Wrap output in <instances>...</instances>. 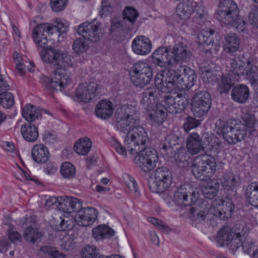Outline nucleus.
Masks as SVG:
<instances>
[{
    "label": "nucleus",
    "mask_w": 258,
    "mask_h": 258,
    "mask_svg": "<svg viewBox=\"0 0 258 258\" xmlns=\"http://www.w3.org/2000/svg\"><path fill=\"white\" fill-rule=\"evenodd\" d=\"M40 54L43 61L52 64L57 69L52 73L50 78L47 76L42 77L40 83L45 89L50 91H61L71 83L70 73L65 69L73 66V57L52 46L44 48Z\"/></svg>",
    "instance_id": "obj_1"
},
{
    "label": "nucleus",
    "mask_w": 258,
    "mask_h": 258,
    "mask_svg": "<svg viewBox=\"0 0 258 258\" xmlns=\"http://www.w3.org/2000/svg\"><path fill=\"white\" fill-rule=\"evenodd\" d=\"M124 133L127 134L124 140V146L116 139H113L111 143L115 150L123 156H126L127 151L130 154H134L141 148H145L149 142L147 132L143 126L136 124L128 132Z\"/></svg>",
    "instance_id": "obj_2"
},
{
    "label": "nucleus",
    "mask_w": 258,
    "mask_h": 258,
    "mask_svg": "<svg viewBox=\"0 0 258 258\" xmlns=\"http://www.w3.org/2000/svg\"><path fill=\"white\" fill-rule=\"evenodd\" d=\"M82 201L76 198H66L59 203V210L67 213L76 212L75 222L80 226L92 224L97 219V211L95 208H82Z\"/></svg>",
    "instance_id": "obj_3"
},
{
    "label": "nucleus",
    "mask_w": 258,
    "mask_h": 258,
    "mask_svg": "<svg viewBox=\"0 0 258 258\" xmlns=\"http://www.w3.org/2000/svg\"><path fill=\"white\" fill-rule=\"evenodd\" d=\"M167 87L175 90H188L197 81V76L194 70L186 66H180L177 71L170 69L167 73Z\"/></svg>",
    "instance_id": "obj_4"
},
{
    "label": "nucleus",
    "mask_w": 258,
    "mask_h": 258,
    "mask_svg": "<svg viewBox=\"0 0 258 258\" xmlns=\"http://www.w3.org/2000/svg\"><path fill=\"white\" fill-rule=\"evenodd\" d=\"M167 70L162 73H158L154 80V86H152L146 88L143 93L141 94V98H142V102L148 105L147 103L149 102H155V100H160L163 99V94L168 90V93L174 91V88H170L167 87Z\"/></svg>",
    "instance_id": "obj_5"
},
{
    "label": "nucleus",
    "mask_w": 258,
    "mask_h": 258,
    "mask_svg": "<svg viewBox=\"0 0 258 258\" xmlns=\"http://www.w3.org/2000/svg\"><path fill=\"white\" fill-rule=\"evenodd\" d=\"M115 118L117 128L121 132H126L139 123L140 115L136 107L126 105L117 109Z\"/></svg>",
    "instance_id": "obj_6"
},
{
    "label": "nucleus",
    "mask_w": 258,
    "mask_h": 258,
    "mask_svg": "<svg viewBox=\"0 0 258 258\" xmlns=\"http://www.w3.org/2000/svg\"><path fill=\"white\" fill-rule=\"evenodd\" d=\"M171 171L166 167L157 168L150 174L148 185L150 190L154 193H162L167 190L172 183Z\"/></svg>",
    "instance_id": "obj_7"
},
{
    "label": "nucleus",
    "mask_w": 258,
    "mask_h": 258,
    "mask_svg": "<svg viewBox=\"0 0 258 258\" xmlns=\"http://www.w3.org/2000/svg\"><path fill=\"white\" fill-rule=\"evenodd\" d=\"M217 133L222 135L224 140L229 145H234L244 140L246 131L241 123H233L228 121H221L217 126Z\"/></svg>",
    "instance_id": "obj_8"
},
{
    "label": "nucleus",
    "mask_w": 258,
    "mask_h": 258,
    "mask_svg": "<svg viewBox=\"0 0 258 258\" xmlns=\"http://www.w3.org/2000/svg\"><path fill=\"white\" fill-rule=\"evenodd\" d=\"M131 80L136 87H143L147 85L153 77V70L147 62L138 61L131 68Z\"/></svg>",
    "instance_id": "obj_9"
},
{
    "label": "nucleus",
    "mask_w": 258,
    "mask_h": 258,
    "mask_svg": "<svg viewBox=\"0 0 258 258\" xmlns=\"http://www.w3.org/2000/svg\"><path fill=\"white\" fill-rule=\"evenodd\" d=\"M163 99L167 111L171 114L182 113L189 104V100L184 95L176 90L167 93Z\"/></svg>",
    "instance_id": "obj_10"
},
{
    "label": "nucleus",
    "mask_w": 258,
    "mask_h": 258,
    "mask_svg": "<svg viewBox=\"0 0 258 258\" xmlns=\"http://www.w3.org/2000/svg\"><path fill=\"white\" fill-rule=\"evenodd\" d=\"M102 23L97 19L91 22L87 21L81 24L78 27L77 32L84 38L92 43L99 42L103 38Z\"/></svg>",
    "instance_id": "obj_11"
},
{
    "label": "nucleus",
    "mask_w": 258,
    "mask_h": 258,
    "mask_svg": "<svg viewBox=\"0 0 258 258\" xmlns=\"http://www.w3.org/2000/svg\"><path fill=\"white\" fill-rule=\"evenodd\" d=\"M198 199V192L190 184L181 185L176 187L174 190V201L180 206H191L197 202Z\"/></svg>",
    "instance_id": "obj_12"
},
{
    "label": "nucleus",
    "mask_w": 258,
    "mask_h": 258,
    "mask_svg": "<svg viewBox=\"0 0 258 258\" xmlns=\"http://www.w3.org/2000/svg\"><path fill=\"white\" fill-rule=\"evenodd\" d=\"M160 100H155V102H148L147 106L142 102L141 98L140 104L142 107L146 110L147 114L149 117V120L153 125L158 126L161 125L166 120L167 111L164 105L158 103Z\"/></svg>",
    "instance_id": "obj_13"
},
{
    "label": "nucleus",
    "mask_w": 258,
    "mask_h": 258,
    "mask_svg": "<svg viewBox=\"0 0 258 258\" xmlns=\"http://www.w3.org/2000/svg\"><path fill=\"white\" fill-rule=\"evenodd\" d=\"M136 154L138 155L135 158V163L145 172L151 171L156 166L158 158L155 150L145 147L143 149L141 148L140 151L134 154Z\"/></svg>",
    "instance_id": "obj_14"
},
{
    "label": "nucleus",
    "mask_w": 258,
    "mask_h": 258,
    "mask_svg": "<svg viewBox=\"0 0 258 258\" xmlns=\"http://www.w3.org/2000/svg\"><path fill=\"white\" fill-rule=\"evenodd\" d=\"M250 63L251 61L245 57L244 53L235 54L230 59L229 78L235 82H238L245 75V69L250 65Z\"/></svg>",
    "instance_id": "obj_15"
},
{
    "label": "nucleus",
    "mask_w": 258,
    "mask_h": 258,
    "mask_svg": "<svg viewBox=\"0 0 258 258\" xmlns=\"http://www.w3.org/2000/svg\"><path fill=\"white\" fill-rule=\"evenodd\" d=\"M215 17L221 23L227 25H231L235 27L236 30L243 32L246 28V23L238 14L231 13V12L224 10L218 7L215 13Z\"/></svg>",
    "instance_id": "obj_16"
},
{
    "label": "nucleus",
    "mask_w": 258,
    "mask_h": 258,
    "mask_svg": "<svg viewBox=\"0 0 258 258\" xmlns=\"http://www.w3.org/2000/svg\"><path fill=\"white\" fill-rule=\"evenodd\" d=\"M168 49L171 53V57L173 66L178 62L186 61L191 56V51L188 48L186 44L182 41V37H178L177 40L175 41V45Z\"/></svg>",
    "instance_id": "obj_17"
},
{
    "label": "nucleus",
    "mask_w": 258,
    "mask_h": 258,
    "mask_svg": "<svg viewBox=\"0 0 258 258\" xmlns=\"http://www.w3.org/2000/svg\"><path fill=\"white\" fill-rule=\"evenodd\" d=\"M245 233L241 234V232L234 233L230 232L226 233L224 231H219L217 233V238L219 241H223L219 246H223L225 242L229 246L230 249L233 251L236 250L242 246V241L245 238Z\"/></svg>",
    "instance_id": "obj_18"
},
{
    "label": "nucleus",
    "mask_w": 258,
    "mask_h": 258,
    "mask_svg": "<svg viewBox=\"0 0 258 258\" xmlns=\"http://www.w3.org/2000/svg\"><path fill=\"white\" fill-rule=\"evenodd\" d=\"M213 214L219 217L221 220H225L231 217L235 206L231 199L227 201L221 200L216 201L212 203Z\"/></svg>",
    "instance_id": "obj_19"
},
{
    "label": "nucleus",
    "mask_w": 258,
    "mask_h": 258,
    "mask_svg": "<svg viewBox=\"0 0 258 258\" xmlns=\"http://www.w3.org/2000/svg\"><path fill=\"white\" fill-rule=\"evenodd\" d=\"M98 86L94 82L81 84L76 89V97L82 101L89 102L99 96Z\"/></svg>",
    "instance_id": "obj_20"
},
{
    "label": "nucleus",
    "mask_w": 258,
    "mask_h": 258,
    "mask_svg": "<svg viewBox=\"0 0 258 258\" xmlns=\"http://www.w3.org/2000/svg\"><path fill=\"white\" fill-rule=\"evenodd\" d=\"M169 50L166 47H159L152 54V61L156 66L167 68L173 66Z\"/></svg>",
    "instance_id": "obj_21"
},
{
    "label": "nucleus",
    "mask_w": 258,
    "mask_h": 258,
    "mask_svg": "<svg viewBox=\"0 0 258 258\" xmlns=\"http://www.w3.org/2000/svg\"><path fill=\"white\" fill-rule=\"evenodd\" d=\"M132 48L136 54L145 55L151 50V41L145 36H138L133 40Z\"/></svg>",
    "instance_id": "obj_22"
},
{
    "label": "nucleus",
    "mask_w": 258,
    "mask_h": 258,
    "mask_svg": "<svg viewBox=\"0 0 258 258\" xmlns=\"http://www.w3.org/2000/svg\"><path fill=\"white\" fill-rule=\"evenodd\" d=\"M250 92L248 87L243 84L235 85L231 92V99L239 104L246 103L249 98Z\"/></svg>",
    "instance_id": "obj_23"
},
{
    "label": "nucleus",
    "mask_w": 258,
    "mask_h": 258,
    "mask_svg": "<svg viewBox=\"0 0 258 258\" xmlns=\"http://www.w3.org/2000/svg\"><path fill=\"white\" fill-rule=\"evenodd\" d=\"M239 38L236 34L228 33L224 37V50L225 52L234 57L235 54H239Z\"/></svg>",
    "instance_id": "obj_24"
},
{
    "label": "nucleus",
    "mask_w": 258,
    "mask_h": 258,
    "mask_svg": "<svg viewBox=\"0 0 258 258\" xmlns=\"http://www.w3.org/2000/svg\"><path fill=\"white\" fill-rule=\"evenodd\" d=\"M47 25L44 23L37 25L32 30V38L34 43L37 46L45 48L47 45V33L46 29H47Z\"/></svg>",
    "instance_id": "obj_25"
},
{
    "label": "nucleus",
    "mask_w": 258,
    "mask_h": 258,
    "mask_svg": "<svg viewBox=\"0 0 258 258\" xmlns=\"http://www.w3.org/2000/svg\"><path fill=\"white\" fill-rule=\"evenodd\" d=\"M202 143V138L197 133L188 134L186 141L188 153L191 155L199 153L204 148Z\"/></svg>",
    "instance_id": "obj_26"
},
{
    "label": "nucleus",
    "mask_w": 258,
    "mask_h": 258,
    "mask_svg": "<svg viewBox=\"0 0 258 258\" xmlns=\"http://www.w3.org/2000/svg\"><path fill=\"white\" fill-rule=\"evenodd\" d=\"M112 103L107 100L99 102L95 107V114L97 117L102 119H109L113 114Z\"/></svg>",
    "instance_id": "obj_27"
},
{
    "label": "nucleus",
    "mask_w": 258,
    "mask_h": 258,
    "mask_svg": "<svg viewBox=\"0 0 258 258\" xmlns=\"http://www.w3.org/2000/svg\"><path fill=\"white\" fill-rule=\"evenodd\" d=\"M198 204L200 206V210L197 212L195 208H192L191 213L195 218V221L201 222L204 221L206 216L210 212L213 213L212 203H209L208 201H199Z\"/></svg>",
    "instance_id": "obj_28"
},
{
    "label": "nucleus",
    "mask_w": 258,
    "mask_h": 258,
    "mask_svg": "<svg viewBox=\"0 0 258 258\" xmlns=\"http://www.w3.org/2000/svg\"><path fill=\"white\" fill-rule=\"evenodd\" d=\"M31 154L34 161L38 163H46L49 158L48 150L43 144L34 145L32 149Z\"/></svg>",
    "instance_id": "obj_29"
},
{
    "label": "nucleus",
    "mask_w": 258,
    "mask_h": 258,
    "mask_svg": "<svg viewBox=\"0 0 258 258\" xmlns=\"http://www.w3.org/2000/svg\"><path fill=\"white\" fill-rule=\"evenodd\" d=\"M21 132L24 139L28 142H33L38 137V129L32 122H27L22 125Z\"/></svg>",
    "instance_id": "obj_30"
},
{
    "label": "nucleus",
    "mask_w": 258,
    "mask_h": 258,
    "mask_svg": "<svg viewBox=\"0 0 258 258\" xmlns=\"http://www.w3.org/2000/svg\"><path fill=\"white\" fill-rule=\"evenodd\" d=\"M42 112H46V111L40 110L37 108L36 106L26 104L23 109L22 115L26 120L32 122L36 119H40Z\"/></svg>",
    "instance_id": "obj_31"
},
{
    "label": "nucleus",
    "mask_w": 258,
    "mask_h": 258,
    "mask_svg": "<svg viewBox=\"0 0 258 258\" xmlns=\"http://www.w3.org/2000/svg\"><path fill=\"white\" fill-rule=\"evenodd\" d=\"M114 234V230L106 225H99L92 230V236L97 241L110 238Z\"/></svg>",
    "instance_id": "obj_32"
},
{
    "label": "nucleus",
    "mask_w": 258,
    "mask_h": 258,
    "mask_svg": "<svg viewBox=\"0 0 258 258\" xmlns=\"http://www.w3.org/2000/svg\"><path fill=\"white\" fill-rule=\"evenodd\" d=\"M195 160H197V164L200 166V168H203L214 174L216 169V162L212 156L205 155L197 157Z\"/></svg>",
    "instance_id": "obj_33"
},
{
    "label": "nucleus",
    "mask_w": 258,
    "mask_h": 258,
    "mask_svg": "<svg viewBox=\"0 0 258 258\" xmlns=\"http://www.w3.org/2000/svg\"><path fill=\"white\" fill-rule=\"evenodd\" d=\"M245 195L248 202L258 208V181L250 183L245 189Z\"/></svg>",
    "instance_id": "obj_34"
},
{
    "label": "nucleus",
    "mask_w": 258,
    "mask_h": 258,
    "mask_svg": "<svg viewBox=\"0 0 258 258\" xmlns=\"http://www.w3.org/2000/svg\"><path fill=\"white\" fill-rule=\"evenodd\" d=\"M111 26L109 29L110 35H116L120 34L121 32L132 31L127 27V25L123 22L120 17H115L110 20Z\"/></svg>",
    "instance_id": "obj_35"
},
{
    "label": "nucleus",
    "mask_w": 258,
    "mask_h": 258,
    "mask_svg": "<svg viewBox=\"0 0 258 258\" xmlns=\"http://www.w3.org/2000/svg\"><path fill=\"white\" fill-rule=\"evenodd\" d=\"M194 2L187 1L177 5L176 13L180 19H186L190 16L194 12Z\"/></svg>",
    "instance_id": "obj_36"
},
{
    "label": "nucleus",
    "mask_w": 258,
    "mask_h": 258,
    "mask_svg": "<svg viewBox=\"0 0 258 258\" xmlns=\"http://www.w3.org/2000/svg\"><path fill=\"white\" fill-rule=\"evenodd\" d=\"M47 29H46L47 34L55 35L58 37V39L60 37L61 35L66 33L67 32L68 26L61 22L56 21L54 24H49L45 23Z\"/></svg>",
    "instance_id": "obj_37"
},
{
    "label": "nucleus",
    "mask_w": 258,
    "mask_h": 258,
    "mask_svg": "<svg viewBox=\"0 0 258 258\" xmlns=\"http://www.w3.org/2000/svg\"><path fill=\"white\" fill-rule=\"evenodd\" d=\"M139 16L138 11L132 7H126L122 12L123 22L127 25V27L130 30H133V25L137 18Z\"/></svg>",
    "instance_id": "obj_38"
},
{
    "label": "nucleus",
    "mask_w": 258,
    "mask_h": 258,
    "mask_svg": "<svg viewBox=\"0 0 258 258\" xmlns=\"http://www.w3.org/2000/svg\"><path fill=\"white\" fill-rule=\"evenodd\" d=\"M219 189V184L218 180L213 178L208 182L206 186L203 188V195L206 198L212 200L217 196Z\"/></svg>",
    "instance_id": "obj_39"
},
{
    "label": "nucleus",
    "mask_w": 258,
    "mask_h": 258,
    "mask_svg": "<svg viewBox=\"0 0 258 258\" xmlns=\"http://www.w3.org/2000/svg\"><path fill=\"white\" fill-rule=\"evenodd\" d=\"M191 172L194 176L201 181L208 180L213 175V173L206 170L197 164V160H194L191 166Z\"/></svg>",
    "instance_id": "obj_40"
},
{
    "label": "nucleus",
    "mask_w": 258,
    "mask_h": 258,
    "mask_svg": "<svg viewBox=\"0 0 258 258\" xmlns=\"http://www.w3.org/2000/svg\"><path fill=\"white\" fill-rule=\"evenodd\" d=\"M179 136L175 134H170L167 136L164 142L160 144V148L162 150L163 153L167 154L166 152L170 150L174 146L178 145L180 141Z\"/></svg>",
    "instance_id": "obj_41"
},
{
    "label": "nucleus",
    "mask_w": 258,
    "mask_h": 258,
    "mask_svg": "<svg viewBox=\"0 0 258 258\" xmlns=\"http://www.w3.org/2000/svg\"><path fill=\"white\" fill-rule=\"evenodd\" d=\"M92 147L91 140L85 138L78 141L74 145V149L76 152L79 155H85L90 150Z\"/></svg>",
    "instance_id": "obj_42"
},
{
    "label": "nucleus",
    "mask_w": 258,
    "mask_h": 258,
    "mask_svg": "<svg viewBox=\"0 0 258 258\" xmlns=\"http://www.w3.org/2000/svg\"><path fill=\"white\" fill-rule=\"evenodd\" d=\"M23 237L27 241L35 243L40 241L42 234L37 229L27 227L24 231Z\"/></svg>",
    "instance_id": "obj_43"
},
{
    "label": "nucleus",
    "mask_w": 258,
    "mask_h": 258,
    "mask_svg": "<svg viewBox=\"0 0 258 258\" xmlns=\"http://www.w3.org/2000/svg\"><path fill=\"white\" fill-rule=\"evenodd\" d=\"M81 255L82 258H101L102 257L99 249L93 245L85 246L82 249Z\"/></svg>",
    "instance_id": "obj_44"
},
{
    "label": "nucleus",
    "mask_w": 258,
    "mask_h": 258,
    "mask_svg": "<svg viewBox=\"0 0 258 258\" xmlns=\"http://www.w3.org/2000/svg\"><path fill=\"white\" fill-rule=\"evenodd\" d=\"M191 103H202L203 104H211L212 101L210 94L206 90H198L192 98Z\"/></svg>",
    "instance_id": "obj_45"
},
{
    "label": "nucleus",
    "mask_w": 258,
    "mask_h": 258,
    "mask_svg": "<svg viewBox=\"0 0 258 258\" xmlns=\"http://www.w3.org/2000/svg\"><path fill=\"white\" fill-rule=\"evenodd\" d=\"M211 104L200 103H191V109L196 117H201L206 114L209 111Z\"/></svg>",
    "instance_id": "obj_46"
},
{
    "label": "nucleus",
    "mask_w": 258,
    "mask_h": 258,
    "mask_svg": "<svg viewBox=\"0 0 258 258\" xmlns=\"http://www.w3.org/2000/svg\"><path fill=\"white\" fill-rule=\"evenodd\" d=\"M83 37L76 39L73 44L72 48L74 52L78 55L83 54L89 49V45Z\"/></svg>",
    "instance_id": "obj_47"
},
{
    "label": "nucleus",
    "mask_w": 258,
    "mask_h": 258,
    "mask_svg": "<svg viewBox=\"0 0 258 258\" xmlns=\"http://www.w3.org/2000/svg\"><path fill=\"white\" fill-rule=\"evenodd\" d=\"M60 172L62 177L66 179H72L76 175V169L73 164L65 162L62 163Z\"/></svg>",
    "instance_id": "obj_48"
},
{
    "label": "nucleus",
    "mask_w": 258,
    "mask_h": 258,
    "mask_svg": "<svg viewBox=\"0 0 258 258\" xmlns=\"http://www.w3.org/2000/svg\"><path fill=\"white\" fill-rule=\"evenodd\" d=\"M218 8L239 15V10L237 4L233 0H223L219 3Z\"/></svg>",
    "instance_id": "obj_49"
},
{
    "label": "nucleus",
    "mask_w": 258,
    "mask_h": 258,
    "mask_svg": "<svg viewBox=\"0 0 258 258\" xmlns=\"http://www.w3.org/2000/svg\"><path fill=\"white\" fill-rule=\"evenodd\" d=\"M14 104L13 94L10 92L0 94V104L5 108H9Z\"/></svg>",
    "instance_id": "obj_50"
},
{
    "label": "nucleus",
    "mask_w": 258,
    "mask_h": 258,
    "mask_svg": "<svg viewBox=\"0 0 258 258\" xmlns=\"http://www.w3.org/2000/svg\"><path fill=\"white\" fill-rule=\"evenodd\" d=\"M40 250L45 254H47L51 258L66 257V255L60 252L55 247L50 246H43L40 247Z\"/></svg>",
    "instance_id": "obj_51"
},
{
    "label": "nucleus",
    "mask_w": 258,
    "mask_h": 258,
    "mask_svg": "<svg viewBox=\"0 0 258 258\" xmlns=\"http://www.w3.org/2000/svg\"><path fill=\"white\" fill-rule=\"evenodd\" d=\"M200 124V121L192 117L188 116L184 119L182 128L186 133H188L192 128H196Z\"/></svg>",
    "instance_id": "obj_52"
},
{
    "label": "nucleus",
    "mask_w": 258,
    "mask_h": 258,
    "mask_svg": "<svg viewBox=\"0 0 258 258\" xmlns=\"http://www.w3.org/2000/svg\"><path fill=\"white\" fill-rule=\"evenodd\" d=\"M242 119L244 124H242L245 126L256 125L257 120L255 117L253 113L248 109L245 110L242 115Z\"/></svg>",
    "instance_id": "obj_53"
},
{
    "label": "nucleus",
    "mask_w": 258,
    "mask_h": 258,
    "mask_svg": "<svg viewBox=\"0 0 258 258\" xmlns=\"http://www.w3.org/2000/svg\"><path fill=\"white\" fill-rule=\"evenodd\" d=\"M198 43L199 44L202 45L204 47H207V49H210V46L213 45V44L217 45V42L216 43L212 38L209 36H206L205 33H202L198 36Z\"/></svg>",
    "instance_id": "obj_54"
},
{
    "label": "nucleus",
    "mask_w": 258,
    "mask_h": 258,
    "mask_svg": "<svg viewBox=\"0 0 258 258\" xmlns=\"http://www.w3.org/2000/svg\"><path fill=\"white\" fill-rule=\"evenodd\" d=\"M231 84V80L229 78L223 77L219 83L218 90L220 94L227 93L230 88Z\"/></svg>",
    "instance_id": "obj_55"
},
{
    "label": "nucleus",
    "mask_w": 258,
    "mask_h": 258,
    "mask_svg": "<svg viewBox=\"0 0 258 258\" xmlns=\"http://www.w3.org/2000/svg\"><path fill=\"white\" fill-rule=\"evenodd\" d=\"M255 241L250 237H247L245 235V238L242 241V247L244 252L250 253L252 250L253 251L255 248Z\"/></svg>",
    "instance_id": "obj_56"
},
{
    "label": "nucleus",
    "mask_w": 258,
    "mask_h": 258,
    "mask_svg": "<svg viewBox=\"0 0 258 258\" xmlns=\"http://www.w3.org/2000/svg\"><path fill=\"white\" fill-rule=\"evenodd\" d=\"M68 0H50V6L53 11L59 12L67 6Z\"/></svg>",
    "instance_id": "obj_57"
},
{
    "label": "nucleus",
    "mask_w": 258,
    "mask_h": 258,
    "mask_svg": "<svg viewBox=\"0 0 258 258\" xmlns=\"http://www.w3.org/2000/svg\"><path fill=\"white\" fill-rule=\"evenodd\" d=\"M74 226V222L72 220H65L64 219H61L59 224L56 225L57 230L58 231H68L71 230Z\"/></svg>",
    "instance_id": "obj_58"
},
{
    "label": "nucleus",
    "mask_w": 258,
    "mask_h": 258,
    "mask_svg": "<svg viewBox=\"0 0 258 258\" xmlns=\"http://www.w3.org/2000/svg\"><path fill=\"white\" fill-rule=\"evenodd\" d=\"M190 159V156L188 153L185 151H180L177 153L176 160L178 162L179 166L181 167L186 166L188 163L189 160Z\"/></svg>",
    "instance_id": "obj_59"
},
{
    "label": "nucleus",
    "mask_w": 258,
    "mask_h": 258,
    "mask_svg": "<svg viewBox=\"0 0 258 258\" xmlns=\"http://www.w3.org/2000/svg\"><path fill=\"white\" fill-rule=\"evenodd\" d=\"M193 17L196 19H202L205 15L204 7L202 3L194 2Z\"/></svg>",
    "instance_id": "obj_60"
},
{
    "label": "nucleus",
    "mask_w": 258,
    "mask_h": 258,
    "mask_svg": "<svg viewBox=\"0 0 258 258\" xmlns=\"http://www.w3.org/2000/svg\"><path fill=\"white\" fill-rule=\"evenodd\" d=\"M226 182L228 186L231 188L232 187H234L240 184L241 182V179L239 175L238 174L229 173L228 175Z\"/></svg>",
    "instance_id": "obj_61"
},
{
    "label": "nucleus",
    "mask_w": 258,
    "mask_h": 258,
    "mask_svg": "<svg viewBox=\"0 0 258 258\" xmlns=\"http://www.w3.org/2000/svg\"><path fill=\"white\" fill-rule=\"evenodd\" d=\"M125 176H126L127 180L125 181V183L128 189L132 192L135 193L138 192V186L134 178L128 174H126Z\"/></svg>",
    "instance_id": "obj_62"
},
{
    "label": "nucleus",
    "mask_w": 258,
    "mask_h": 258,
    "mask_svg": "<svg viewBox=\"0 0 258 258\" xmlns=\"http://www.w3.org/2000/svg\"><path fill=\"white\" fill-rule=\"evenodd\" d=\"M36 222V217L33 215H26L22 222V225L27 227H33Z\"/></svg>",
    "instance_id": "obj_63"
},
{
    "label": "nucleus",
    "mask_w": 258,
    "mask_h": 258,
    "mask_svg": "<svg viewBox=\"0 0 258 258\" xmlns=\"http://www.w3.org/2000/svg\"><path fill=\"white\" fill-rule=\"evenodd\" d=\"M249 19L251 24L258 27V6L251 9L249 13Z\"/></svg>",
    "instance_id": "obj_64"
}]
</instances>
